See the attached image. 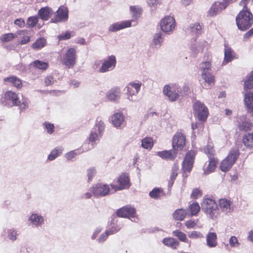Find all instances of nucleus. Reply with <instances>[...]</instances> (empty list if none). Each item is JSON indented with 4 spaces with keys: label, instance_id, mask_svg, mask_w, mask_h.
<instances>
[{
    "label": "nucleus",
    "instance_id": "obj_57",
    "mask_svg": "<svg viewBox=\"0 0 253 253\" xmlns=\"http://www.w3.org/2000/svg\"><path fill=\"white\" fill-rule=\"evenodd\" d=\"M130 10L132 15L135 18L139 17L141 14V9L136 6H131L130 7Z\"/></svg>",
    "mask_w": 253,
    "mask_h": 253
},
{
    "label": "nucleus",
    "instance_id": "obj_63",
    "mask_svg": "<svg viewBox=\"0 0 253 253\" xmlns=\"http://www.w3.org/2000/svg\"><path fill=\"white\" fill-rule=\"evenodd\" d=\"M102 230V227L100 226H98L96 227L94 230L91 236V239L92 240H94L96 239L98 235L101 232Z\"/></svg>",
    "mask_w": 253,
    "mask_h": 253
},
{
    "label": "nucleus",
    "instance_id": "obj_13",
    "mask_svg": "<svg viewBox=\"0 0 253 253\" xmlns=\"http://www.w3.org/2000/svg\"><path fill=\"white\" fill-rule=\"evenodd\" d=\"M77 54L76 50L74 48H69L66 50L64 57V64L68 68H73L76 64Z\"/></svg>",
    "mask_w": 253,
    "mask_h": 253
},
{
    "label": "nucleus",
    "instance_id": "obj_52",
    "mask_svg": "<svg viewBox=\"0 0 253 253\" xmlns=\"http://www.w3.org/2000/svg\"><path fill=\"white\" fill-rule=\"evenodd\" d=\"M43 126L46 129L47 133L51 134L54 131L55 126L53 124L45 122L43 123Z\"/></svg>",
    "mask_w": 253,
    "mask_h": 253
},
{
    "label": "nucleus",
    "instance_id": "obj_17",
    "mask_svg": "<svg viewBox=\"0 0 253 253\" xmlns=\"http://www.w3.org/2000/svg\"><path fill=\"white\" fill-rule=\"evenodd\" d=\"M228 1L223 2H215L208 12V15L212 17L215 16L224 9L228 5Z\"/></svg>",
    "mask_w": 253,
    "mask_h": 253
},
{
    "label": "nucleus",
    "instance_id": "obj_42",
    "mask_svg": "<svg viewBox=\"0 0 253 253\" xmlns=\"http://www.w3.org/2000/svg\"><path fill=\"white\" fill-rule=\"evenodd\" d=\"M32 65L34 67L43 70H46L48 67V64L47 63L39 60L34 61Z\"/></svg>",
    "mask_w": 253,
    "mask_h": 253
},
{
    "label": "nucleus",
    "instance_id": "obj_51",
    "mask_svg": "<svg viewBox=\"0 0 253 253\" xmlns=\"http://www.w3.org/2000/svg\"><path fill=\"white\" fill-rule=\"evenodd\" d=\"M38 17L31 16L28 18L27 21V24L28 25L29 28H33L34 27L38 22Z\"/></svg>",
    "mask_w": 253,
    "mask_h": 253
},
{
    "label": "nucleus",
    "instance_id": "obj_43",
    "mask_svg": "<svg viewBox=\"0 0 253 253\" xmlns=\"http://www.w3.org/2000/svg\"><path fill=\"white\" fill-rule=\"evenodd\" d=\"M163 192V189L160 188H154L151 192L149 195L153 199H158L160 197V195Z\"/></svg>",
    "mask_w": 253,
    "mask_h": 253
},
{
    "label": "nucleus",
    "instance_id": "obj_24",
    "mask_svg": "<svg viewBox=\"0 0 253 253\" xmlns=\"http://www.w3.org/2000/svg\"><path fill=\"white\" fill-rule=\"evenodd\" d=\"M230 200L223 198L219 200V206L222 212L226 213L231 212L233 211V208L231 207Z\"/></svg>",
    "mask_w": 253,
    "mask_h": 253
},
{
    "label": "nucleus",
    "instance_id": "obj_4",
    "mask_svg": "<svg viewBox=\"0 0 253 253\" xmlns=\"http://www.w3.org/2000/svg\"><path fill=\"white\" fill-rule=\"evenodd\" d=\"M195 152L192 150L188 151L184 157L182 163L183 176L186 177L188 175L192 168L195 157Z\"/></svg>",
    "mask_w": 253,
    "mask_h": 253
},
{
    "label": "nucleus",
    "instance_id": "obj_22",
    "mask_svg": "<svg viewBox=\"0 0 253 253\" xmlns=\"http://www.w3.org/2000/svg\"><path fill=\"white\" fill-rule=\"evenodd\" d=\"M112 122L116 127H124L125 126V118L120 112L116 113L112 117Z\"/></svg>",
    "mask_w": 253,
    "mask_h": 253
},
{
    "label": "nucleus",
    "instance_id": "obj_7",
    "mask_svg": "<svg viewBox=\"0 0 253 253\" xmlns=\"http://www.w3.org/2000/svg\"><path fill=\"white\" fill-rule=\"evenodd\" d=\"M194 112L201 121L206 120L208 116V110L205 104L200 101H196L193 105Z\"/></svg>",
    "mask_w": 253,
    "mask_h": 253
},
{
    "label": "nucleus",
    "instance_id": "obj_37",
    "mask_svg": "<svg viewBox=\"0 0 253 253\" xmlns=\"http://www.w3.org/2000/svg\"><path fill=\"white\" fill-rule=\"evenodd\" d=\"M202 26L198 23L192 24L189 26V30L193 35H199L202 33Z\"/></svg>",
    "mask_w": 253,
    "mask_h": 253
},
{
    "label": "nucleus",
    "instance_id": "obj_62",
    "mask_svg": "<svg viewBox=\"0 0 253 253\" xmlns=\"http://www.w3.org/2000/svg\"><path fill=\"white\" fill-rule=\"evenodd\" d=\"M202 195V191L197 188H195L193 190L191 194V197L193 199H197L198 197H201Z\"/></svg>",
    "mask_w": 253,
    "mask_h": 253
},
{
    "label": "nucleus",
    "instance_id": "obj_25",
    "mask_svg": "<svg viewBox=\"0 0 253 253\" xmlns=\"http://www.w3.org/2000/svg\"><path fill=\"white\" fill-rule=\"evenodd\" d=\"M235 57L234 51L226 44H224V57L222 65H225L231 62Z\"/></svg>",
    "mask_w": 253,
    "mask_h": 253
},
{
    "label": "nucleus",
    "instance_id": "obj_59",
    "mask_svg": "<svg viewBox=\"0 0 253 253\" xmlns=\"http://www.w3.org/2000/svg\"><path fill=\"white\" fill-rule=\"evenodd\" d=\"M111 235L107 230L103 233H102L98 238L97 239V241L99 243H102L104 242L107 239L109 235Z\"/></svg>",
    "mask_w": 253,
    "mask_h": 253
},
{
    "label": "nucleus",
    "instance_id": "obj_28",
    "mask_svg": "<svg viewBox=\"0 0 253 253\" xmlns=\"http://www.w3.org/2000/svg\"><path fill=\"white\" fill-rule=\"evenodd\" d=\"M177 153L174 149L169 151L165 150L157 152V155L163 159L172 160L176 156Z\"/></svg>",
    "mask_w": 253,
    "mask_h": 253
},
{
    "label": "nucleus",
    "instance_id": "obj_21",
    "mask_svg": "<svg viewBox=\"0 0 253 253\" xmlns=\"http://www.w3.org/2000/svg\"><path fill=\"white\" fill-rule=\"evenodd\" d=\"M131 26V21L127 20L120 22H117L111 24L108 30L111 32H116L123 29L128 28Z\"/></svg>",
    "mask_w": 253,
    "mask_h": 253
},
{
    "label": "nucleus",
    "instance_id": "obj_47",
    "mask_svg": "<svg viewBox=\"0 0 253 253\" xmlns=\"http://www.w3.org/2000/svg\"><path fill=\"white\" fill-rule=\"evenodd\" d=\"M29 100L28 99L25 97H23L22 99V102L20 101V104L18 105L20 112L24 111L29 107Z\"/></svg>",
    "mask_w": 253,
    "mask_h": 253
},
{
    "label": "nucleus",
    "instance_id": "obj_44",
    "mask_svg": "<svg viewBox=\"0 0 253 253\" xmlns=\"http://www.w3.org/2000/svg\"><path fill=\"white\" fill-rule=\"evenodd\" d=\"M189 209L192 215H196L200 210V207L197 202L191 204L189 206Z\"/></svg>",
    "mask_w": 253,
    "mask_h": 253
},
{
    "label": "nucleus",
    "instance_id": "obj_36",
    "mask_svg": "<svg viewBox=\"0 0 253 253\" xmlns=\"http://www.w3.org/2000/svg\"><path fill=\"white\" fill-rule=\"evenodd\" d=\"M243 142L247 147H253V133H248L245 135L243 139Z\"/></svg>",
    "mask_w": 253,
    "mask_h": 253
},
{
    "label": "nucleus",
    "instance_id": "obj_55",
    "mask_svg": "<svg viewBox=\"0 0 253 253\" xmlns=\"http://www.w3.org/2000/svg\"><path fill=\"white\" fill-rule=\"evenodd\" d=\"M146 1L151 10L156 9L157 5L160 3V0H146Z\"/></svg>",
    "mask_w": 253,
    "mask_h": 253
},
{
    "label": "nucleus",
    "instance_id": "obj_27",
    "mask_svg": "<svg viewBox=\"0 0 253 253\" xmlns=\"http://www.w3.org/2000/svg\"><path fill=\"white\" fill-rule=\"evenodd\" d=\"M209 159L208 164H207L206 163L204 167V171L205 174H208L213 172L216 166L217 161L215 158L210 157Z\"/></svg>",
    "mask_w": 253,
    "mask_h": 253
},
{
    "label": "nucleus",
    "instance_id": "obj_29",
    "mask_svg": "<svg viewBox=\"0 0 253 253\" xmlns=\"http://www.w3.org/2000/svg\"><path fill=\"white\" fill-rule=\"evenodd\" d=\"M201 77L205 83V88L208 89L214 84V79L213 76L210 73L201 74Z\"/></svg>",
    "mask_w": 253,
    "mask_h": 253
},
{
    "label": "nucleus",
    "instance_id": "obj_16",
    "mask_svg": "<svg viewBox=\"0 0 253 253\" xmlns=\"http://www.w3.org/2000/svg\"><path fill=\"white\" fill-rule=\"evenodd\" d=\"M118 181L119 184V186L113 184L111 185L112 189H114L115 191L127 189L130 186L129 179L128 176L126 173L121 174L119 176Z\"/></svg>",
    "mask_w": 253,
    "mask_h": 253
},
{
    "label": "nucleus",
    "instance_id": "obj_38",
    "mask_svg": "<svg viewBox=\"0 0 253 253\" xmlns=\"http://www.w3.org/2000/svg\"><path fill=\"white\" fill-rule=\"evenodd\" d=\"M153 140L151 137H146L141 141V146L144 149H150L153 146Z\"/></svg>",
    "mask_w": 253,
    "mask_h": 253
},
{
    "label": "nucleus",
    "instance_id": "obj_14",
    "mask_svg": "<svg viewBox=\"0 0 253 253\" xmlns=\"http://www.w3.org/2000/svg\"><path fill=\"white\" fill-rule=\"evenodd\" d=\"M56 15L51 19V23L64 22L68 19V10L65 6H60L56 11Z\"/></svg>",
    "mask_w": 253,
    "mask_h": 253
},
{
    "label": "nucleus",
    "instance_id": "obj_26",
    "mask_svg": "<svg viewBox=\"0 0 253 253\" xmlns=\"http://www.w3.org/2000/svg\"><path fill=\"white\" fill-rule=\"evenodd\" d=\"M217 237L215 232H209L206 235V244L209 248H215L217 246Z\"/></svg>",
    "mask_w": 253,
    "mask_h": 253
},
{
    "label": "nucleus",
    "instance_id": "obj_54",
    "mask_svg": "<svg viewBox=\"0 0 253 253\" xmlns=\"http://www.w3.org/2000/svg\"><path fill=\"white\" fill-rule=\"evenodd\" d=\"M229 243L230 246L232 248H238L240 245L237 238L235 236H232L230 238Z\"/></svg>",
    "mask_w": 253,
    "mask_h": 253
},
{
    "label": "nucleus",
    "instance_id": "obj_12",
    "mask_svg": "<svg viewBox=\"0 0 253 253\" xmlns=\"http://www.w3.org/2000/svg\"><path fill=\"white\" fill-rule=\"evenodd\" d=\"M117 61L114 55L108 56L103 61V62L99 69V72L104 73L107 72L112 71L116 67Z\"/></svg>",
    "mask_w": 253,
    "mask_h": 253
},
{
    "label": "nucleus",
    "instance_id": "obj_61",
    "mask_svg": "<svg viewBox=\"0 0 253 253\" xmlns=\"http://www.w3.org/2000/svg\"><path fill=\"white\" fill-rule=\"evenodd\" d=\"M178 168L176 166H174L172 168L169 177V179H171V180H174L175 179L178 174Z\"/></svg>",
    "mask_w": 253,
    "mask_h": 253
},
{
    "label": "nucleus",
    "instance_id": "obj_64",
    "mask_svg": "<svg viewBox=\"0 0 253 253\" xmlns=\"http://www.w3.org/2000/svg\"><path fill=\"white\" fill-rule=\"evenodd\" d=\"M54 78L51 76H49L45 78L44 83L46 85H51L54 83Z\"/></svg>",
    "mask_w": 253,
    "mask_h": 253
},
{
    "label": "nucleus",
    "instance_id": "obj_3",
    "mask_svg": "<svg viewBox=\"0 0 253 253\" xmlns=\"http://www.w3.org/2000/svg\"><path fill=\"white\" fill-rule=\"evenodd\" d=\"M201 209L204 213L211 219H214L218 216L217 204L212 199H204L201 203Z\"/></svg>",
    "mask_w": 253,
    "mask_h": 253
},
{
    "label": "nucleus",
    "instance_id": "obj_2",
    "mask_svg": "<svg viewBox=\"0 0 253 253\" xmlns=\"http://www.w3.org/2000/svg\"><path fill=\"white\" fill-rule=\"evenodd\" d=\"M252 14L248 10L241 11L237 15L236 22L239 29L241 31H246L249 29L253 23Z\"/></svg>",
    "mask_w": 253,
    "mask_h": 253
},
{
    "label": "nucleus",
    "instance_id": "obj_53",
    "mask_svg": "<svg viewBox=\"0 0 253 253\" xmlns=\"http://www.w3.org/2000/svg\"><path fill=\"white\" fill-rule=\"evenodd\" d=\"M244 88L246 89L253 88V73L249 77L245 82Z\"/></svg>",
    "mask_w": 253,
    "mask_h": 253
},
{
    "label": "nucleus",
    "instance_id": "obj_35",
    "mask_svg": "<svg viewBox=\"0 0 253 253\" xmlns=\"http://www.w3.org/2000/svg\"><path fill=\"white\" fill-rule=\"evenodd\" d=\"M163 243L173 249H175L179 245V242L172 238H164L162 241Z\"/></svg>",
    "mask_w": 253,
    "mask_h": 253
},
{
    "label": "nucleus",
    "instance_id": "obj_34",
    "mask_svg": "<svg viewBox=\"0 0 253 253\" xmlns=\"http://www.w3.org/2000/svg\"><path fill=\"white\" fill-rule=\"evenodd\" d=\"M187 214L186 210L179 209L175 210L173 213L172 216L173 218L176 220H183Z\"/></svg>",
    "mask_w": 253,
    "mask_h": 253
},
{
    "label": "nucleus",
    "instance_id": "obj_6",
    "mask_svg": "<svg viewBox=\"0 0 253 253\" xmlns=\"http://www.w3.org/2000/svg\"><path fill=\"white\" fill-rule=\"evenodd\" d=\"M163 91L167 98L172 102L179 97V87L176 84H167L164 86Z\"/></svg>",
    "mask_w": 253,
    "mask_h": 253
},
{
    "label": "nucleus",
    "instance_id": "obj_10",
    "mask_svg": "<svg viewBox=\"0 0 253 253\" xmlns=\"http://www.w3.org/2000/svg\"><path fill=\"white\" fill-rule=\"evenodd\" d=\"M142 84L140 82H131L126 87L127 98L131 101L136 100V96L139 92Z\"/></svg>",
    "mask_w": 253,
    "mask_h": 253
},
{
    "label": "nucleus",
    "instance_id": "obj_58",
    "mask_svg": "<svg viewBox=\"0 0 253 253\" xmlns=\"http://www.w3.org/2000/svg\"><path fill=\"white\" fill-rule=\"evenodd\" d=\"M188 237L191 239H201L204 237L201 233L197 231H193L188 234Z\"/></svg>",
    "mask_w": 253,
    "mask_h": 253
},
{
    "label": "nucleus",
    "instance_id": "obj_1",
    "mask_svg": "<svg viewBox=\"0 0 253 253\" xmlns=\"http://www.w3.org/2000/svg\"><path fill=\"white\" fill-rule=\"evenodd\" d=\"M105 124L104 122L97 119L96 125L91 129L89 137V141L90 143H84L83 145V149L84 151H88L92 149L94 146L95 142L99 139L102 136V133L104 130Z\"/></svg>",
    "mask_w": 253,
    "mask_h": 253
},
{
    "label": "nucleus",
    "instance_id": "obj_33",
    "mask_svg": "<svg viewBox=\"0 0 253 253\" xmlns=\"http://www.w3.org/2000/svg\"><path fill=\"white\" fill-rule=\"evenodd\" d=\"M244 102L249 110L253 109V93L247 92L244 95Z\"/></svg>",
    "mask_w": 253,
    "mask_h": 253
},
{
    "label": "nucleus",
    "instance_id": "obj_5",
    "mask_svg": "<svg viewBox=\"0 0 253 253\" xmlns=\"http://www.w3.org/2000/svg\"><path fill=\"white\" fill-rule=\"evenodd\" d=\"M161 30L166 34H170L174 29L175 21L174 18L170 16H165L160 23Z\"/></svg>",
    "mask_w": 253,
    "mask_h": 253
},
{
    "label": "nucleus",
    "instance_id": "obj_11",
    "mask_svg": "<svg viewBox=\"0 0 253 253\" xmlns=\"http://www.w3.org/2000/svg\"><path fill=\"white\" fill-rule=\"evenodd\" d=\"M2 102L4 105L9 104L10 106H18L20 104V100L16 93L7 91L4 94Z\"/></svg>",
    "mask_w": 253,
    "mask_h": 253
},
{
    "label": "nucleus",
    "instance_id": "obj_31",
    "mask_svg": "<svg viewBox=\"0 0 253 253\" xmlns=\"http://www.w3.org/2000/svg\"><path fill=\"white\" fill-rule=\"evenodd\" d=\"M63 148L61 147H56L53 149L47 157V161H52L60 156L62 153Z\"/></svg>",
    "mask_w": 253,
    "mask_h": 253
},
{
    "label": "nucleus",
    "instance_id": "obj_23",
    "mask_svg": "<svg viewBox=\"0 0 253 253\" xmlns=\"http://www.w3.org/2000/svg\"><path fill=\"white\" fill-rule=\"evenodd\" d=\"M121 96V91L120 88L117 87L110 89L106 93V97L108 99L112 102L118 101Z\"/></svg>",
    "mask_w": 253,
    "mask_h": 253
},
{
    "label": "nucleus",
    "instance_id": "obj_19",
    "mask_svg": "<svg viewBox=\"0 0 253 253\" xmlns=\"http://www.w3.org/2000/svg\"><path fill=\"white\" fill-rule=\"evenodd\" d=\"M28 221L32 226L41 227L44 223V218L41 214L35 212L32 213L28 218Z\"/></svg>",
    "mask_w": 253,
    "mask_h": 253
},
{
    "label": "nucleus",
    "instance_id": "obj_40",
    "mask_svg": "<svg viewBox=\"0 0 253 253\" xmlns=\"http://www.w3.org/2000/svg\"><path fill=\"white\" fill-rule=\"evenodd\" d=\"M46 43V40L43 38H40L37 39L36 42L33 43L32 47L35 49H40L43 47Z\"/></svg>",
    "mask_w": 253,
    "mask_h": 253
},
{
    "label": "nucleus",
    "instance_id": "obj_20",
    "mask_svg": "<svg viewBox=\"0 0 253 253\" xmlns=\"http://www.w3.org/2000/svg\"><path fill=\"white\" fill-rule=\"evenodd\" d=\"M164 36L162 32L157 31L153 36L151 42V46L153 48L159 49L161 46L164 42Z\"/></svg>",
    "mask_w": 253,
    "mask_h": 253
},
{
    "label": "nucleus",
    "instance_id": "obj_18",
    "mask_svg": "<svg viewBox=\"0 0 253 253\" xmlns=\"http://www.w3.org/2000/svg\"><path fill=\"white\" fill-rule=\"evenodd\" d=\"M135 210L129 206H126L119 209L117 211V215L119 217L128 218H134Z\"/></svg>",
    "mask_w": 253,
    "mask_h": 253
},
{
    "label": "nucleus",
    "instance_id": "obj_9",
    "mask_svg": "<svg viewBox=\"0 0 253 253\" xmlns=\"http://www.w3.org/2000/svg\"><path fill=\"white\" fill-rule=\"evenodd\" d=\"M91 191L95 197H104L109 194L110 187L107 184L97 183L92 186Z\"/></svg>",
    "mask_w": 253,
    "mask_h": 253
},
{
    "label": "nucleus",
    "instance_id": "obj_15",
    "mask_svg": "<svg viewBox=\"0 0 253 253\" xmlns=\"http://www.w3.org/2000/svg\"><path fill=\"white\" fill-rule=\"evenodd\" d=\"M185 136L182 133H176L172 139V147L175 150H180L185 145Z\"/></svg>",
    "mask_w": 253,
    "mask_h": 253
},
{
    "label": "nucleus",
    "instance_id": "obj_30",
    "mask_svg": "<svg viewBox=\"0 0 253 253\" xmlns=\"http://www.w3.org/2000/svg\"><path fill=\"white\" fill-rule=\"evenodd\" d=\"M52 12V9L48 7L41 8L38 11L40 17L43 20H47Z\"/></svg>",
    "mask_w": 253,
    "mask_h": 253
},
{
    "label": "nucleus",
    "instance_id": "obj_56",
    "mask_svg": "<svg viewBox=\"0 0 253 253\" xmlns=\"http://www.w3.org/2000/svg\"><path fill=\"white\" fill-rule=\"evenodd\" d=\"M214 150L213 146L211 144H208L206 148L205 149V153L208 155L209 158H214L213 155Z\"/></svg>",
    "mask_w": 253,
    "mask_h": 253
},
{
    "label": "nucleus",
    "instance_id": "obj_32",
    "mask_svg": "<svg viewBox=\"0 0 253 253\" xmlns=\"http://www.w3.org/2000/svg\"><path fill=\"white\" fill-rule=\"evenodd\" d=\"M4 81L10 83L17 88H20L22 86L21 80L15 76L5 78L4 79Z\"/></svg>",
    "mask_w": 253,
    "mask_h": 253
},
{
    "label": "nucleus",
    "instance_id": "obj_49",
    "mask_svg": "<svg viewBox=\"0 0 253 253\" xmlns=\"http://www.w3.org/2000/svg\"><path fill=\"white\" fill-rule=\"evenodd\" d=\"M17 37V35L13 33H8L2 35L1 37V41L3 42H8L11 41Z\"/></svg>",
    "mask_w": 253,
    "mask_h": 253
},
{
    "label": "nucleus",
    "instance_id": "obj_41",
    "mask_svg": "<svg viewBox=\"0 0 253 253\" xmlns=\"http://www.w3.org/2000/svg\"><path fill=\"white\" fill-rule=\"evenodd\" d=\"M121 228L122 227L120 224L118 225L115 220H113L111 224V226L107 230L112 235L118 232L120 230Z\"/></svg>",
    "mask_w": 253,
    "mask_h": 253
},
{
    "label": "nucleus",
    "instance_id": "obj_39",
    "mask_svg": "<svg viewBox=\"0 0 253 253\" xmlns=\"http://www.w3.org/2000/svg\"><path fill=\"white\" fill-rule=\"evenodd\" d=\"M172 235L177 237L179 240L182 242L190 243V242L188 240L186 237V234L180 231L179 230H176L172 232Z\"/></svg>",
    "mask_w": 253,
    "mask_h": 253
},
{
    "label": "nucleus",
    "instance_id": "obj_48",
    "mask_svg": "<svg viewBox=\"0 0 253 253\" xmlns=\"http://www.w3.org/2000/svg\"><path fill=\"white\" fill-rule=\"evenodd\" d=\"M74 36V32L66 31L64 33H62L61 34L58 35L57 38L59 41H64L70 39L72 37Z\"/></svg>",
    "mask_w": 253,
    "mask_h": 253
},
{
    "label": "nucleus",
    "instance_id": "obj_45",
    "mask_svg": "<svg viewBox=\"0 0 253 253\" xmlns=\"http://www.w3.org/2000/svg\"><path fill=\"white\" fill-rule=\"evenodd\" d=\"M211 64L209 61H205L201 63L200 68L202 71L201 74L209 73V71L211 69Z\"/></svg>",
    "mask_w": 253,
    "mask_h": 253
},
{
    "label": "nucleus",
    "instance_id": "obj_60",
    "mask_svg": "<svg viewBox=\"0 0 253 253\" xmlns=\"http://www.w3.org/2000/svg\"><path fill=\"white\" fill-rule=\"evenodd\" d=\"M96 174V170L94 168H90L87 170V175L88 177V181L90 182L92 180L93 177Z\"/></svg>",
    "mask_w": 253,
    "mask_h": 253
},
{
    "label": "nucleus",
    "instance_id": "obj_50",
    "mask_svg": "<svg viewBox=\"0 0 253 253\" xmlns=\"http://www.w3.org/2000/svg\"><path fill=\"white\" fill-rule=\"evenodd\" d=\"M252 124L248 121H245L239 125V128L240 130L248 131L251 129Z\"/></svg>",
    "mask_w": 253,
    "mask_h": 253
},
{
    "label": "nucleus",
    "instance_id": "obj_46",
    "mask_svg": "<svg viewBox=\"0 0 253 253\" xmlns=\"http://www.w3.org/2000/svg\"><path fill=\"white\" fill-rule=\"evenodd\" d=\"M18 235V232L15 229L11 228L7 230V237L8 239L12 241L16 240Z\"/></svg>",
    "mask_w": 253,
    "mask_h": 253
},
{
    "label": "nucleus",
    "instance_id": "obj_8",
    "mask_svg": "<svg viewBox=\"0 0 253 253\" xmlns=\"http://www.w3.org/2000/svg\"><path fill=\"white\" fill-rule=\"evenodd\" d=\"M239 156V152L236 150H232L228 156L221 163L220 169L222 171H227L235 163Z\"/></svg>",
    "mask_w": 253,
    "mask_h": 253
}]
</instances>
